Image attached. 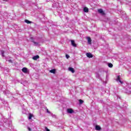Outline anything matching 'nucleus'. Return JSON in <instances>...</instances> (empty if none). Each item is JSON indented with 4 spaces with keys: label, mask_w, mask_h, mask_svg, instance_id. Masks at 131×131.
Returning <instances> with one entry per match:
<instances>
[{
    "label": "nucleus",
    "mask_w": 131,
    "mask_h": 131,
    "mask_svg": "<svg viewBox=\"0 0 131 131\" xmlns=\"http://www.w3.org/2000/svg\"><path fill=\"white\" fill-rule=\"evenodd\" d=\"M33 60H36L37 59H39V56L36 55L32 57Z\"/></svg>",
    "instance_id": "nucleus-7"
},
{
    "label": "nucleus",
    "mask_w": 131,
    "mask_h": 131,
    "mask_svg": "<svg viewBox=\"0 0 131 131\" xmlns=\"http://www.w3.org/2000/svg\"><path fill=\"white\" fill-rule=\"evenodd\" d=\"M68 113H69L70 114H72V113H74V111L72 110V108H68L67 110Z\"/></svg>",
    "instance_id": "nucleus-2"
},
{
    "label": "nucleus",
    "mask_w": 131,
    "mask_h": 131,
    "mask_svg": "<svg viewBox=\"0 0 131 131\" xmlns=\"http://www.w3.org/2000/svg\"><path fill=\"white\" fill-rule=\"evenodd\" d=\"M50 73H53V74H55L56 73V70L52 69L50 71Z\"/></svg>",
    "instance_id": "nucleus-13"
},
{
    "label": "nucleus",
    "mask_w": 131,
    "mask_h": 131,
    "mask_svg": "<svg viewBox=\"0 0 131 131\" xmlns=\"http://www.w3.org/2000/svg\"><path fill=\"white\" fill-rule=\"evenodd\" d=\"M69 70L72 73H74V72H75V71H74V69H73V68H69Z\"/></svg>",
    "instance_id": "nucleus-8"
},
{
    "label": "nucleus",
    "mask_w": 131,
    "mask_h": 131,
    "mask_svg": "<svg viewBox=\"0 0 131 131\" xmlns=\"http://www.w3.org/2000/svg\"><path fill=\"white\" fill-rule=\"evenodd\" d=\"M22 71L23 72H24V73H27V68H23Z\"/></svg>",
    "instance_id": "nucleus-10"
},
{
    "label": "nucleus",
    "mask_w": 131,
    "mask_h": 131,
    "mask_svg": "<svg viewBox=\"0 0 131 131\" xmlns=\"http://www.w3.org/2000/svg\"><path fill=\"white\" fill-rule=\"evenodd\" d=\"M27 128H28L29 131H31V128L30 127H28Z\"/></svg>",
    "instance_id": "nucleus-23"
},
{
    "label": "nucleus",
    "mask_w": 131,
    "mask_h": 131,
    "mask_svg": "<svg viewBox=\"0 0 131 131\" xmlns=\"http://www.w3.org/2000/svg\"><path fill=\"white\" fill-rule=\"evenodd\" d=\"M98 13H99V14H101V15H102L103 16L105 15V12H104L103 9H98Z\"/></svg>",
    "instance_id": "nucleus-3"
},
{
    "label": "nucleus",
    "mask_w": 131,
    "mask_h": 131,
    "mask_svg": "<svg viewBox=\"0 0 131 131\" xmlns=\"http://www.w3.org/2000/svg\"><path fill=\"white\" fill-rule=\"evenodd\" d=\"M71 45L73 47H74L75 48H76L77 47V45L76 43H75V41L74 40H71Z\"/></svg>",
    "instance_id": "nucleus-1"
},
{
    "label": "nucleus",
    "mask_w": 131,
    "mask_h": 131,
    "mask_svg": "<svg viewBox=\"0 0 131 131\" xmlns=\"http://www.w3.org/2000/svg\"><path fill=\"white\" fill-rule=\"evenodd\" d=\"M87 39H88V43H89V45H91V43H92V39H91V37H88Z\"/></svg>",
    "instance_id": "nucleus-9"
},
{
    "label": "nucleus",
    "mask_w": 131,
    "mask_h": 131,
    "mask_svg": "<svg viewBox=\"0 0 131 131\" xmlns=\"http://www.w3.org/2000/svg\"><path fill=\"white\" fill-rule=\"evenodd\" d=\"M8 62H9V63H13V61L11 59L8 60Z\"/></svg>",
    "instance_id": "nucleus-21"
},
{
    "label": "nucleus",
    "mask_w": 131,
    "mask_h": 131,
    "mask_svg": "<svg viewBox=\"0 0 131 131\" xmlns=\"http://www.w3.org/2000/svg\"><path fill=\"white\" fill-rule=\"evenodd\" d=\"M86 55L88 58H93V54L91 53H86Z\"/></svg>",
    "instance_id": "nucleus-4"
},
{
    "label": "nucleus",
    "mask_w": 131,
    "mask_h": 131,
    "mask_svg": "<svg viewBox=\"0 0 131 131\" xmlns=\"http://www.w3.org/2000/svg\"><path fill=\"white\" fill-rule=\"evenodd\" d=\"M108 66L110 67V68H112V67H113V64L111 63H109L108 64Z\"/></svg>",
    "instance_id": "nucleus-16"
},
{
    "label": "nucleus",
    "mask_w": 131,
    "mask_h": 131,
    "mask_svg": "<svg viewBox=\"0 0 131 131\" xmlns=\"http://www.w3.org/2000/svg\"><path fill=\"white\" fill-rule=\"evenodd\" d=\"M45 129L46 131H50V129L48 128V127H46Z\"/></svg>",
    "instance_id": "nucleus-22"
},
{
    "label": "nucleus",
    "mask_w": 131,
    "mask_h": 131,
    "mask_svg": "<svg viewBox=\"0 0 131 131\" xmlns=\"http://www.w3.org/2000/svg\"><path fill=\"white\" fill-rule=\"evenodd\" d=\"M34 43L35 46H38V43H37L36 42H34Z\"/></svg>",
    "instance_id": "nucleus-20"
},
{
    "label": "nucleus",
    "mask_w": 131,
    "mask_h": 131,
    "mask_svg": "<svg viewBox=\"0 0 131 131\" xmlns=\"http://www.w3.org/2000/svg\"><path fill=\"white\" fill-rule=\"evenodd\" d=\"M32 117H33V115H32V114H29V120L31 119V118H32Z\"/></svg>",
    "instance_id": "nucleus-14"
},
{
    "label": "nucleus",
    "mask_w": 131,
    "mask_h": 131,
    "mask_svg": "<svg viewBox=\"0 0 131 131\" xmlns=\"http://www.w3.org/2000/svg\"><path fill=\"white\" fill-rule=\"evenodd\" d=\"M66 58H67V59H69V57H70V56H69V55H68V54H66Z\"/></svg>",
    "instance_id": "nucleus-19"
},
{
    "label": "nucleus",
    "mask_w": 131,
    "mask_h": 131,
    "mask_svg": "<svg viewBox=\"0 0 131 131\" xmlns=\"http://www.w3.org/2000/svg\"><path fill=\"white\" fill-rule=\"evenodd\" d=\"M1 54H2V57H5V51L4 50L1 51Z\"/></svg>",
    "instance_id": "nucleus-15"
},
{
    "label": "nucleus",
    "mask_w": 131,
    "mask_h": 131,
    "mask_svg": "<svg viewBox=\"0 0 131 131\" xmlns=\"http://www.w3.org/2000/svg\"><path fill=\"white\" fill-rule=\"evenodd\" d=\"M97 77H100V75L98 73L96 74Z\"/></svg>",
    "instance_id": "nucleus-24"
},
{
    "label": "nucleus",
    "mask_w": 131,
    "mask_h": 131,
    "mask_svg": "<svg viewBox=\"0 0 131 131\" xmlns=\"http://www.w3.org/2000/svg\"><path fill=\"white\" fill-rule=\"evenodd\" d=\"M95 129L96 130H101L102 128H101V126H100V125H96L95 126Z\"/></svg>",
    "instance_id": "nucleus-5"
},
{
    "label": "nucleus",
    "mask_w": 131,
    "mask_h": 131,
    "mask_svg": "<svg viewBox=\"0 0 131 131\" xmlns=\"http://www.w3.org/2000/svg\"><path fill=\"white\" fill-rule=\"evenodd\" d=\"M46 111L47 112V113H49V114H50L51 112L49 111V109H46Z\"/></svg>",
    "instance_id": "nucleus-18"
},
{
    "label": "nucleus",
    "mask_w": 131,
    "mask_h": 131,
    "mask_svg": "<svg viewBox=\"0 0 131 131\" xmlns=\"http://www.w3.org/2000/svg\"><path fill=\"white\" fill-rule=\"evenodd\" d=\"M117 81H119L120 83L122 84L123 83V82L121 80H120V76H117V78L116 79Z\"/></svg>",
    "instance_id": "nucleus-6"
},
{
    "label": "nucleus",
    "mask_w": 131,
    "mask_h": 131,
    "mask_svg": "<svg viewBox=\"0 0 131 131\" xmlns=\"http://www.w3.org/2000/svg\"><path fill=\"white\" fill-rule=\"evenodd\" d=\"M79 102L80 104H82L83 103V100L80 99L79 100Z\"/></svg>",
    "instance_id": "nucleus-17"
},
{
    "label": "nucleus",
    "mask_w": 131,
    "mask_h": 131,
    "mask_svg": "<svg viewBox=\"0 0 131 131\" xmlns=\"http://www.w3.org/2000/svg\"><path fill=\"white\" fill-rule=\"evenodd\" d=\"M25 22L27 23V24H31V23H32V21L29 20L28 19L25 20Z\"/></svg>",
    "instance_id": "nucleus-11"
},
{
    "label": "nucleus",
    "mask_w": 131,
    "mask_h": 131,
    "mask_svg": "<svg viewBox=\"0 0 131 131\" xmlns=\"http://www.w3.org/2000/svg\"><path fill=\"white\" fill-rule=\"evenodd\" d=\"M83 11L85 13H88L89 12V8H88L87 7H84L83 9Z\"/></svg>",
    "instance_id": "nucleus-12"
}]
</instances>
